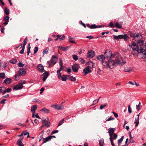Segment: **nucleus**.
<instances>
[{"label":"nucleus","instance_id":"1","mask_svg":"<svg viewBox=\"0 0 146 146\" xmlns=\"http://www.w3.org/2000/svg\"><path fill=\"white\" fill-rule=\"evenodd\" d=\"M136 37H135L134 40L137 41V43L133 42L131 45V48L132 51L131 53L135 55L138 53H140L144 55L146 54V50L144 49V47L143 45L144 41L141 40L142 38V35L140 33H136Z\"/></svg>","mask_w":146,"mask_h":146},{"label":"nucleus","instance_id":"2","mask_svg":"<svg viewBox=\"0 0 146 146\" xmlns=\"http://www.w3.org/2000/svg\"><path fill=\"white\" fill-rule=\"evenodd\" d=\"M115 58V60H112L110 59L108 60V67L110 69L113 68L116 64L122 66L126 63L125 61H123L122 58L121 56H119L118 58L117 56Z\"/></svg>","mask_w":146,"mask_h":146},{"label":"nucleus","instance_id":"3","mask_svg":"<svg viewBox=\"0 0 146 146\" xmlns=\"http://www.w3.org/2000/svg\"><path fill=\"white\" fill-rule=\"evenodd\" d=\"M104 56L106 59L108 60L110 59H111L114 57H116V54H112V52L109 50H106L104 53Z\"/></svg>","mask_w":146,"mask_h":146},{"label":"nucleus","instance_id":"4","mask_svg":"<svg viewBox=\"0 0 146 146\" xmlns=\"http://www.w3.org/2000/svg\"><path fill=\"white\" fill-rule=\"evenodd\" d=\"M113 36L114 38L116 39L117 41H118L119 39H123L125 41H126L130 38L129 36L126 34L119 35L118 36L113 35Z\"/></svg>","mask_w":146,"mask_h":146},{"label":"nucleus","instance_id":"5","mask_svg":"<svg viewBox=\"0 0 146 146\" xmlns=\"http://www.w3.org/2000/svg\"><path fill=\"white\" fill-rule=\"evenodd\" d=\"M57 59L58 58L55 55L52 56V58L50 60L52 66L54 65L56 63Z\"/></svg>","mask_w":146,"mask_h":146},{"label":"nucleus","instance_id":"6","mask_svg":"<svg viewBox=\"0 0 146 146\" xmlns=\"http://www.w3.org/2000/svg\"><path fill=\"white\" fill-rule=\"evenodd\" d=\"M72 69L73 71L76 73L78 72V69L80 68L79 65L75 63L72 66Z\"/></svg>","mask_w":146,"mask_h":146},{"label":"nucleus","instance_id":"7","mask_svg":"<svg viewBox=\"0 0 146 146\" xmlns=\"http://www.w3.org/2000/svg\"><path fill=\"white\" fill-rule=\"evenodd\" d=\"M52 107L57 110H61L64 108V106L61 105H58L57 104H53L51 106Z\"/></svg>","mask_w":146,"mask_h":146},{"label":"nucleus","instance_id":"8","mask_svg":"<svg viewBox=\"0 0 146 146\" xmlns=\"http://www.w3.org/2000/svg\"><path fill=\"white\" fill-rule=\"evenodd\" d=\"M95 56L94 52L91 50L89 51L87 53V56L89 58H93Z\"/></svg>","mask_w":146,"mask_h":146},{"label":"nucleus","instance_id":"9","mask_svg":"<svg viewBox=\"0 0 146 146\" xmlns=\"http://www.w3.org/2000/svg\"><path fill=\"white\" fill-rule=\"evenodd\" d=\"M42 124L44 123L45 126L47 127L50 126V122L48 120H46L44 118H42Z\"/></svg>","mask_w":146,"mask_h":146},{"label":"nucleus","instance_id":"10","mask_svg":"<svg viewBox=\"0 0 146 146\" xmlns=\"http://www.w3.org/2000/svg\"><path fill=\"white\" fill-rule=\"evenodd\" d=\"M97 59L98 60L101 61L102 62L104 60L106 61V60L104 55H101L98 56L97 57Z\"/></svg>","mask_w":146,"mask_h":146},{"label":"nucleus","instance_id":"11","mask_svg":"<svg viewBox=\"0 0 146 146\" xmlns=\"http://www.w3.org/2000/svg\"><path fill=\"white\" fill-rule=\"evenodd\" d=\"M23 85H22V84H21L20 83H19L18 85H17L14 86L13 87V89L15 90H20L23 88Z\"/></svg>","mask_w":146,"mask_h":146},{"label":"nucleus","instance_id":"12","mask_svg":"<svg viewBox=\"0 0 146 146\" xmlns=\"http://www.w3.org/2000/svg\"><path fill=\"white\" fill-rule=\"evenodd\" d=\"M26 73V71L23 68H21L19 70V73L20 75L24 76Z\"/></svg>","mask_w":146,"mask_h":146},{"label":"nucleus","instance_id":"13","mask_svg":"<svg viewBox=\"0 0 146 146\" xmlns=\"http://www.w3.org/2000/svg\"><path fill=\"white\" fill-rule=\"evenodd\" d=\"M84 72V73L85 74L84 75V76H85L88 73H90L91 72V70H90V68L89 66H87L83 70Z\"/></svg>","mask_w":146,"mask_h":146},{"label":"nucleus","instance_id":"14","mask_svg":"<svg viewBox=\"0 0 146 146\" xmlns=\"http://www.w3.org/2000/svg\"><path fill=\"white\" fill-rule=\"evenodd\" d=\"M115 129V128H111L109 129L108 133L110 137H112V135L114 133V132Z\"/></svg>","mask_w":146,"mask_h":146},{"label":"nucleus","instance_id":"15","mask_svg":"<svg viewBox=\"0 0 146 146\" xmlns=\"http://www.w3.org/2000/svg\"><path fill=\"white\" fill-rule=\"evenodd\" d=\"M23 139V138H19L18 140L17 144L18 145V146H24L22 142V141Z\"/></svg>","mask_w":146,"mask_h":146},{"label":"nucleus","instance_id":"16","mask_svg":"<svg viewBox=\"0 0 146 146\" xmlns=\"http://www.w3.org/2000/svg\"><path fill=\"white\" fill-rule=\"evenodd\" d=\"M38 68L40 72H43L45 71L44 69V68L43 66L41 64H39L38 66Z\"/></svg>","mask_w":146,"mask_h":146},{"label":"nucleus","instance_id":"17","mask_svg":"<svg viewBox=\"0 0 146 146\" xmlns=\"http://www.w3.org/2000/svg\"><path fill=\"white\" fill-rule=\"evenodd\" d=\"M9 17L8 16H6L4 17L3 19L5 22L3 23V24L5 25H7L8 24L9 21Z\"/></svg>","mask_w":146,"mask_h":146},{"label":"nucleus","instance_id":"18","mask_svg":"<svg viewBox=\"0 0 146 146\" xmlns=\"http://www.w3.org/2000/svg\"><path fill=\"white\" fill-rule=\"evenodd\" d=\"M51 139V137L50 136H49L45 138H42V141H43V142L42 143V144L45 143L46 142L49 141H50Z\"/></svg>","mask_w":146,"mask_h":146},{"label":"nucleus","instance_id":"19","mask_svg":"<svg viewBox=\"0 0 146 146\" xmlns=\"http://www.w3.org/2000/svg\"><path fill=\"white\" fill-rule=\"evenodd\" d=\"M11 79L10 78H6L3 82V83L6 84H9L11 83Z\"/></svg>","mask_w":146,"mask_h":146},{"label":"nucleus","instance_id":"20","mask_svg":"<svg viewBox=\"0 0 146 146\" xmlns=\"http://www.w3.org/2000/svg\"><path fill=\"white\" fill-rule=\"evenodd\" d=\"M86 26L88 27L91 29L97 28V26L96 24H93L91 25L89 24H87Z\"/></svg>","mask_w":146,"mask_h":146},{"label":"nucleus","instance_id":"21","mask_svg":"<svg viewBox=\"0 0 146 146\" xmlns=\"http://www.w3.org/2000/svg\"><path fill=\"white\" fill-rule=\"evenodd\" d=\"M37 108V106L36 105H35L32 106L31 107V111L32 112H35Z\"/></svg>","mask_w":146,"mask_h":146},{"label":"nucleus","instance_id":"22","mask_svg":"<svg viewBox=\"0 0 146 146\" xmlns=\"http://www.w3.org/2000/svg\"><path fill=\"white\" fill-rule=\"evenodd\" d=\"M106 60V61L104 60L102 62V64L104 66V68H108V62H107V60Z\"/></svg>","mask_w":146,"mask_h":146},{"label":"nucleus","instance_id":"23","mask_svg":"<svg viewBox=\"0 0 146 146\" xmlns=\"http://www.w3.org/2000/svg\"><path fill=\"white\" fill-rule=\"evenodd\" d=\"M139 114L137 115V117L136 118L134 121V123L136 124L135 126L137 127L138 126V125L139 123Z\"/></svg>","mask_w":146,"mask_h":146},{"label":"nucleus","instance_id":"24","mask_svg":"<svg viewBox=\"0 0 146 146\" xmlns=\"http://www.w3.org/2000/svg\"><path fill=\"white\" fill-rule=\"evenodd\" d=\"M40 111L42 112H43L45 113H49L50 110L44 108L43 109H41Z\"/></svg>","mask_w":146,"mask_h":146},{"label":"nucleus","instance_id":"25","mask_svg":"<svg viewBox=\"0 0 146 146\" xmlns=\"http://www.w3.org/2000/svg\"><path fill=\"white\" fill-rule=\"evenodd\" d=\"M123 138L124 136H123L120 139L118 140L117 143L118 146H119L120 145H121V143L123 140Z\"/></svg>","mask_w":146,"mask_h":146},{"label":"nucleus","instance_id":"26","mask_svg":"<svg viewBox=\"0 0 146 146\" xmlns=\"http://www.w3.org/2000/svg\"><path fill=\"white\" fill-rule=\"evenodd\" d=\"M70 46H68L66 48L61 46H59L58 47L59 48L61 49L62 50L64 51H65L67 50L68 48Z\"/></svg>","mask_w":146,"mask_h":146},{"label":"nucleus","instance_id":"27","mask_svg":"<svg viewBox=\"0 0 146 146\" xmlns=\"http://www.w3.org/2000/svg\"><path fill=\"white\" fill-rule=\"evenodd\" d=\"M4 11L5 14L7 15H9V10L8 9L7 7H5L4 9Z\"/></svg>","mask_w":146,"mask_h":146},{"label":"nucleus","instance_id":"28","mask_svg":"<svg viewBox=\"0 0 146 146\" xmlns=\"http://www.w3.org/2000/svg\"><path fill=\"white\" fill-rule=\"evenodd\" d=\"M115 27L119 29H120L122 27V25L121 24H119V23L118 22H116V23Z\"/></svg>","mask_w":146,"mask_h":146},{"label":"nucleus","instance_id":"29","mask_svg":"<svg viewBox=\"0 0 146 146\" xmlns=\"http://www.w3.org/2000/svg\"><path fill=\"white\" fill-rule=\"evenodd\" d=\"M141 103L139 102L138 105H136V108L137 110L138 111H139L141 108Z\"/></svg>","mask_w":146,"mask_h":146},{"label":"nucleus","instance_id":"30","mask_svg":"<svg viewBox=\"0 0 146 146\" xmlns=\"http://www.w3.org/2000/svg\"><path fill=\"white\" fill-rule=\"evenodd\" d=\"M104 143V140L103 138L100 139L99 141L100 146H103Z\"/></svg>","mask_w":146,"mask_h":146},{"label":"nucleus","instance_id":"31","mask_svg":"<svg viewBox=\"0 0 146 146\" xmlns=\"http://www.w3.org/2000/svg\"><path fill=\"white\" fill-rule=\"evenodd\" d=\"M132 70L131 68L128 67H126L124 69V72H130Z\"/></svg>","mask_w":146,"mask_h":146},{"label":"nucleus","instance_id":"32","mask_svg":"<svg viewBox=\"0 0 146 146\" xmlns=\"http://www.w3.org/2000/svg\"><path fill=\"white\" fill-rule=\"evenodd\" d=\"M12 90L11 89V88H8L7 89L3 91V94H5L6 92H9Z\"/></svg>","mask_w":146,"mask_h":146},{"label":"nucleus","instance_id":"33","mask_svg":"<svg viewBox=\"0 0 146 146\" xmlns=\"http://www.w3.org/2000/svg\"><path fill=\"white\" fill-rule=\"evenodd\" d=\"M27 38H26L23 40V44L22 46L23 47H25L26 45L27 44Z\"/></svg>","mask_w":146,"mask_h":146},{"label":"nucleus","instance_id":"34","mask_svg":"<svg viewBox=\"0 0 146 146\" xmlns=\"http://www.w3.org/2000/svg\"><path fill=\"white\" fill-rule=\"evenodd\" d=\"M17 62V60L15 59H13L11 60L10 62L11 63L14 64H16Z\"/></svg>","mask_w":146,"mask_h":146},{"label":"nucleus","instance_id":"35","mask_svg":"<svg viewBox=\"0 0 146 146\" xmlns=\"http://www.w3.org/2000/svg\"><path fill=\"white\" fill-rule=\"evenodd\" d=\"M48 50L49 48L48 47L46 48L45 50H44L43 51V55H44V54H47L48 53Z\"/></svg>","mask_w":146,"mask_h":146},{"label":"nucleus","instance_id":"36","mask_svg":"<svg viewBox=\"0 0 146 146\" xmlns=\"http://www.w3.org/2000/svg\"><path fill=\"white\" fill-rule=\"evenodd\" d=\"M117 137V135L115 133H113L112 135V136L111 137L112 140L113 139H115Z\"/></svg>","mask_w":146,"mask_h":146},{"label":"nucleus","instance_id":"37","mask_svg":"<svg viewBox=\"0 0 146 146\" xmlns=\"http://www.w3.org/2000/svg\"><path fill=\"white\" fill-rule=\"evenodd\" d=\"M69 41L70 42L72 43H75V41L74 40H72L73 39V38H71L70 36H69Z\"/></svg>","mask_w":146,"mask_h":146},{"label":"nucleus","instance_id":"38","mask_svg":"<svg viewBox=\"0 0 146 146\" xmlns=\"http://www.w3.org/2000/svg\"><path fill=\"white\" fill-rule=\"evenodd\" d=\"M72 57L73 59L75 60H77L78 59V57L76 55L74 54L72 55Z\"/></svg>","mask_w":146,"mask_h":146},{"label":"nucleus","instance_id":"39","mask_svg":"<svg viewBox=\"0 0 146 146\" xmlns=\"http://www.w3.org/2000/svg\"><path fill=\"white\" fill-rule=\"evenodd\" d=\"M137 36V35L136 33H131L130 34V36L131 37H133L134 38V39H135V37H136Z\"/></svg>","mask_w":146,"mask_h":146},{"label":"nucleus","instance_id":"40","mask_svg":"<svg viewBox=\"0 0 146 146\" xmlns=\"http://www.w3.org/2000/svg\"><path fill=\"white\" fill-rule=\"evenodd\" d=\"M69 79L71 81H75L76 80V78L75 77H74L73 76H70Z\"/></svg>","mask_w":146,"mask_h":146},{"label":"nucleus","instance_id":"41","mask_svg":"<svg viewBox=\"0 0 146 146\" xmlns=\"http://www.w3.org/2000/svg\"><path fill=\"white\" fill-rule=\"evenodd\" d=\"M0 77L3 79L5 78V74L4 72L0 73Z\"/></svg>","mask_w":146,"mask_h":146},{"label":"nucleus","instance_id":"42","mask_svg":"<svg viewBox=\"0 0 146 146\" xmlns=\"http://www.w3.org/2000/svg\"><path fill=\"white\" fill-rule=\"evenodd\" d=\"M107 104L106 103H104V104H102L100 106V109L101 110H102L103 108L106 106Z\"/></svg>","mask_w":146,"mask_h":146},{"label":"nucleus","instance_id":"43","mask_svg":"<svg viewBox=\"0 0 146 146\" xmlns=\"http://www.w3.org/2000/svg\"><path fill=\"white\" fill-rule=\"evenodd\" d=\"M22 48V49L20 51L19 53L21 54H23L24 51L25 47L23 46H21L20 48Z\"/></svg>","mask_w":146,"mask_h":146},{"label":"nucleus","instance_id":"44","mask_svg":"<svg viewBox=\"0 0 146 146\" xmlns=\"http://www.w3.org/2000/svg\"><path fill=\"white\" fill-rule=\"evenodd\" d=\"M64 119H62L59 122L58 125V127L60 126V125H62L63 123H64Z\"/></svg>","mask_w":146,"mask_h":146},{"label":"nucleus","instance_id":"45","mask_svg":"<svg viewBox=\"0 0 146 146\" xmlns=\"http://www.w3.org/2000/svg\"><path fill=\"white\" fill-rule=\"evenodd\" d=\"M114 119V118L112 117H110L108 118L107 117L106 118V120L107 121H110L111 120H113Z\"/></svg>","mask_w":146,"mask_h":146},{"label":"nucleus","instance_id":"46","mask_svg":"<svg viewBox=\"0 0 146 146\" xmlns=\"http://www.w3.org/2000/svg\"><path fill=\"white\" fill-rule=\"evenodd\" d=\"M128 138L125 141V144L124 145H121V146H127L128 144L129 143V142L128 143Z\"/></svg>","mask_w":146,"mask_h":146},{"label":"nucleus","instance_id":"47","mask_svg":"<svg viewBox=\"0 0 146 146\" xmlns=\"http://www.w3.org/2000/svg\"><path fill=\"white\" fill-rule=\"evenodd\" d=\"M48 73L45 72L42 74L43 76H44V77H45L46 78H47L48 76Z\"/></svg>","mask_w":146,"mask_h":146},{"label":"nucleus","instance_id":"48","mask_svg":"<svg viewBox=\"0 0 146 146\" xmlns=\"http://www.w3.org/2000/svg\"><path fill=\"white\" fill-rule=\"evenodd\" d=\"M79 61L81 62V63L82 64H84L85 63V60L83 59L82 58H80L79 59Z\"/></svg>","mask_w":146,"mask_h":146},{"label":"nucleus","instance_id":"49","mask_svg":"<svg viewBox=\"0 0 146 146\" xmlns=\"http://www.w3.org/2000/svg\"><path fill=\"white\" fill-rule=\"evenodd\" d=\"M64 70V71H67V73L69 74H70V72H71V69L70 68H69L67 69H66V70Z\"/></svg>","mask_w":146,"mask_h":146},{"label":"nucleus","instance_id":"50","mask_svg":"<svg viewBox=\"0 0 146 146\" xmlns=\"http://www.w3.org/2000/svg\"><path fill=\"white\" fill-rule=\"evenodd\" d=\"M18 64L19 67H23L24 65L21 62H19V63H18Z\"/></svg>","mask_w":146,"mask_h":146},{"label":"nucleus","instance_id":"51","mask_svg":"<svg viewBox=\"0 0 146 146\" xmlns=\"http://www.w3.org/2000/svg\"><path fill=\"white\" fill-rule=\"evenodd\" d=\"M63 76H64V77L61 78V80L63 81H66V80L67 79V77H66V76H65V75H64Z\"/></svg>","mask_w":146,"mask_h":146},{"label":"nucleus","instance_id":"52","mask_svg":"<svg viewBox=\"0 0 146 146\" xmlns=\"http://www.w3.org/2000/svg\"><path fill=\"white\" fill-rule=\"evenodd\" d=\"M38 47H35V49H34V54H35L38 51Z\"/></svg>","mask_w":146,"mask_h":146},{"label":"nucleus","instance_id":"53","mask_svg":"<svg viewBox=\"0 0 146 146\" xmlns=\"http://www.w3.org/2000/svg\"><path fill=\"white\" fill-rule=\"evenodd\" d=\"M109 26L111 28H113L115 26L112 22H110L109 24Z\"/></svg>","mask_w":146,"mask_h":146},{"label":"nucleus","instance_id":"54","mask_svg":"<svg viewBox=\"0 0 146 146\" xmlns=\"http://www.w3.org/2000/svg\"><path fill=\"white\" fill-rule=\"evenodd\" d=\"M128 110L129 113H131L132 112V110L130 106L129 105L128 106Z\"/></svg>","mask_w":146,"mask_h":146},{"label":"nucleus","instance_id":"55","mask_svg":"<svg viewBox=\"0 0 146 146\" xmlns=\"http://www.w3.org/2000/svg\"><path fill=\"white\" fill-rule=\"evenodd\" d=\"M110 141L111 143V145L112 146H115L114 144L113 141L112 140L111 138V137H110Z\"/></svg>","mask_w":146,"mask_h":146},{"label":"nucleus","instance_id":"56","mask_svg":"<svg viewBox=\"0 0 146 146\" xmlns=\"http://www.w3.org/2000/svg\"><path fill=\"white\" fill-rule=\"evenodd\" d=\"M59 64L60 66H61L62 65H63V62H62V61L61 59L60 58L59 59Z\"/></svg>","mask_w":146,"mask_h":146},{"label":"nucleus","instance_id":"57","mask_svg":"<svg viewBox=\"0 0 146 146\" xmlns=\"http://www.w3.org/2000/svg\"><path fill=\"white\" fill-rule=\"evenodd\" d=\"M23 133V135H26L28 134V133H29V132H27L26 131H24L22 132Z\"/></svg>","mask_w":146,"mask_h":146},{"label":"nucleus","instance_id":"58","mask_svg":"<svg viewBox=\"0 0 146 146\" xmlns=\"http://www.w3.org/2000/svg\"><path fill=\"white\" fill-rule=\"evenodd\" d=\"M58 130H53L51 133V134H53L54 133H57L58 132Z\"/></svg>","mask_w":146,"mask_h":146},{"label":"nucleus","instance_id":"59","mask_svg":"<svg viewBox=\"0 0 146 146\" xmlns=\"http://www.w3.org/2000/svg\"><path fill=\"white\" fill-rule=\"evenodd\" d=\"M3 65H1V67L3 68H5L6 67V63L5 62H4L3 63Z\"/></svg>","mask_w":146,"mask_h":146},{"label":"nucleus","instance_id":"60","mask_svg":"<svg viewBox=\"0 0 146 146\" xmlns=\"http://www.w3.org/2000/svg\"><path fill=\"white\" fill-rule=\"evenodd\" d=\"M112 113L113 114L114 116L116 117L117 118L118 117V115L117 113L114 111L112 112Z\"/></svg>","mask_w":146,"mask_h":146},{"label":"nucleus","instance_id":"61","mask_svg":"<svg viewBox=\"0 0 146 146\" xmlns=\"http://www.w3.org/2000/svg\"><path fill=\"white\" fill-rule=\"evenodd\" d=\"M47 63L48 64V66L49 67H50L52 66V65L51 64V63L50 62V61H48L47 62Z\"/></svg>","mask_w":146,"mask_h":146},{"label":"nucleus","instance_id":"62","mask_svg":"<svg viewBox=\"0 0 146 146\" xmlns=\"http://www.w3.org/2000/svg\"><path fill=\"white\" fill-rule=\"evenodd\" d=\"M86 38H89V39L94 38V37L92 36H86Z\"/></svg>","mask_w":146,"mask_h":146},{"label":"nucleus","instance_id":"63","mask_svg":"<svg viewBox=\"0 0 146 146\" xmlns=\"http://www.w3.org/2000/svg\"><path fill=\"white\" fill-rule=\"evenodd\" d=\"M98 102V100H94L93 102V104L91 105V106L94 105L95 104L97 103Z\"/></svg>","mask_w":146,"mask_h":146},{"label":"nucleus","instance_id":"64","mask_svg":"<svg viewBox=\"0 0 146 146\" xmlns=\"http://www.w3.org/2000/svg\"><path fill=\"white\" fill-rule=\"evenodd\" d=\"M65 36L64 35H63L62 37L60 38V40H64L65 38Z\"/></svg>","mask_w":146,"mask_h":146}]
</instances>
